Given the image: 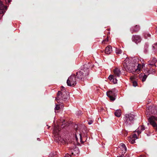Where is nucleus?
<instances>
[{
  "label": "nucleus",
  "instance_id": "f257e3e1",
  "mask_svg": "<svg viewBox=\"0 0 157 157\" xmlns=\"http://www.w3.org/2000/svg\"><path fill=\"white\" fill-rule=\"evenodd\" d=\"M132 60V59H129L126 58L124 63L123 65L124 69L126 71L129 72L133 73L138 70V68L135 67L136 65L135 63H131Z\"/></svg>",
  "mask_w": 157,
  "mask_h": 157
},
{
  "label": "nucleus",
  "instance_id": "f03ea898",
  "mask_svg": "<svg viewBox=\"0 0 157 157\" xmlns=\"http://www.w3.org/2000/svg\"><path fill=\"white\" fill-rule=\"evenodd\" d=\"M114 75H110L109 77V79L114 84L117 83L118 79L121 75V72L120 69L116 68L114 70Z\"/></svg>",
  "mask_w": 157,
  "mask_h": 157
},
{
  "label": "nucleus",
  "instance_id": "7ed1b4c3",
  "mask_svg": "<svg viewBox=\"0 0 157 157\" xmlns=\"http://www.w3.org/2000/svg\"><path fill=\"white\" fill-rule=\"evenodd\" d=\"M88 75V69L87 68L84 67L79 71L76 73L77 78L79 80H82Z\"/></svg>",
  "mask_w": 157,
  "mask_h": 157
},
{
  "label": "nucleus",
  "instance_id": "20e7f679",
  "mask_svg": "<svg viewBox=\"0 0 157 157\" xmlns=\"http://www.w3.org/2000/svg\"><path fill=\"white\" fill-rule=\"evenodd\" d=\"M67 83L68 86H74L76 84L75 77L74 75H72L67 79Z\"/></svg>",
  "mask_w": 157,
  "mask_h": 157
},
{
  "label": "nucleus",
  "instance_id": "39448f33",
  "mask_svg": "<svg viewBox=\"0 0 157 157\" xmlns=\"http://www.w3.org/2000/svg\"><path fill=\"white\" fill-rule=\"evenodd\" d=\"M134 115L130 114H126L125 117H124V120L125 123L127 124H130L132 122L134 119Z\"/></svg>",
  "mask_w": 157,
  "mask_h": 157
},
{
  "label": "nucleus",
  "instance_id": "423d86ee",
  "mask_svg": "<svg viewBox=\"0 0 157 157\" xmlns=\"http://www.w3.org/2000/svg\"><path fill=\"white\" fill-rule=\"evenodd\" d=\"M57 95V97L56 99L57 101L60 99L65 100L69 97V94L67 92L63 94L61 92L58 91Z\"/></svg>",
  "mask_w": 157,
  "mask_h": 157
},
{
  "label": "nucleus",
  "instance_id": "0eeeda50",
  "mask_svg": "<svg viewBox=\"0 0 157 157\" xmlns=\"http://www.w3.org/2000/svg\"><path fill=\"white\" fill-rule=\"evenodd\" d=\"M106 95L111 101H113L115 99V97L116 94L113 91V90L109 91L106 92Z\"/></svg>",
  "mask_w": 157,
  "mask_h": 157
},
{
  "label": "nucleus",
  "instance_id": "6e6552de",
  "mask_svg": "<svg viewBox=\"0 0 157 157\" xmlns=\"http://www.w3.org/2000/svg\"><path fill=\"white\" fill-rule=\"evenodd\" d=\"M132 41L135 43L137 44L140 43L141 40L140 37L139 35H133L132 37Z\"/></svg>",
  "mask_w": 157,
  "mask_h": 157
},
{
  "label": "nucleus",
  "instance_id": "1a4fd4ad",
  "mask_svg": "<svg viewBox=\"0 0 157 157\" xmlns=\"http://www.w3.org/2000/svg\"><path fill=\"white\" fill-rule=\"evenodd\" d=\"M155 119L156 117L154 116H151L148 118V122L153 127H155L156 125Z\"/></svg>",
  "mask_w": 157,
  "mask_h": 157
},
{
  "label": "nucleus",
  "instance_id": "9d476101",
  "mask_svg": "<svg viewBox=\"0 0 157 157\" xmlns=\"http://www.w3.org/2000/svg\"><path fill=\"white\" fill-rule=\"evenodd\" d=\"M7 8L6 6H4L2 2L0 1V13L2 14L6 12Z\"/></svg>",
  "mask_w": 157,
  "mask_h": 157
},
{
  "label": "nucleus",
  "instance_id": "9b49d317",
  "mask_svg": "<svg viewBox=\"0 0 157 157\" xmlns=\"http://www.w3.org/2000/svg\"><path fill=\"white\" fill-rule=\"evenodd\" d=\"M112 52V49L111 46L109 45L107 46L105 50V53L107 54H110Z\"/></svg>",
  "mask_w": 157,
  "mask_h": 157
},
{
  "label": "nucleus",
  "instance_id": "f8f14e48",
  "mask_svg": "<svg viewBox=\"0 0 157 157\" xmlns=\"http://www.w3.org/2000/svg\"><path fill=\"white\" fill-rule=\"evenodd\" d=\"M79 153V150L78 148L75 147L72 151V154L74 155H76Z\"/></svg>",
  "mask_w": 157,
  "mask_h": 157
},
{
  "label": "nucleus",
  "instance_id": "ddd939ff",
  "mask_svg": "<svg viewBox=\"0 0 157 157\" xmlns=\"http://www.w3.org/2000/svg\"><path fill=\"white\" fill-rule=\"evenodd\" d=\"M140 29V27L139 25H136L133 28H132L131 30L132 33L134 32H136L138 31Z\"/></svg>",
  "mask_w": 157,
  "mask_h": 157
},
{
  "label": "nucleus",
  "instance_id": "4468645a",
  "mask_svg": "<svg viewBox=\"0 0 157 157\" xmlns=\"http://www.w3.org/2000/svg\"><path fill=\"white\" fill-rule=\"evenodd\" d=\"M156 59L155 58H153V59H152V61H149V63L148 64V65H155V67L156 66V65H155V63L156 62Z\"/></svg>",
  "mask_w": 157,
  "mask_h": 157
},
{
  "label": "nucleus",
  "instance_id": "2eb2a0df",
  "mask_svg": "<svg viewBox=\"0 0 157 157\" xmlns=\"http://www.w3.org/2000/svg\"><path fill=\"white\" fill-rule=\"evenodd\" d=\"M141 79L142 82H144L145 81L147 77V76L146 75H143V74H140L139 75Z\"/></svg>",
  "mask_w": 157,
  "mask_h": 157
},
{
  "label": "nucleus",
  "instance_id": "dca6fc26",
  "mask_svg": "<svg viewBox=\"0 0 157 157\" xmlns=\"http://www.w3.org/2000/svg\"><path fill=\"white\" fill-rule=\"evenodd\" d=\"M115 115L117 117H120L121 115V111L120 109L116 110L115 112Z\"/></svg>",
  "mask_w": 157,
  "mask_h": 157
},
{
  "label": "nucleus",
  "instance_id": "f3484780",
  "mask_svg": "<svg viewBox=\"0 0 157 157\" xmlns=\"http://www.w3.org/2000/svg\"><path fill=\"white\" fill-rule=\"evenodd\" d=\"M144 130V127L143 126H140L139 127L137 132L138 133H140L142 131H143Z\"/></svg>",
  "mask_w": 157,
  "mask_h": 157
},
{
  "label": "nucleus",
  "instance_id": "a211bd4d",
  "mask_svg": "<svg viewBox=\"0 0 157 157\" xmlns=\"http://www.w3.org/2000/svg\"><path fill=\"white\" fill-rule=\"evenodd\" d=\"M155 70L154 69H150L147 71L146 74H147V75H149L150 74H153L155 73Z\"/></svg>",
  "mask_w": 157,
  "mask_h": 157
},
{
  "label": "nucleus",
  "instance_id": "6ab92c4d",
  "mask_svg": "<svg viewBox=\"0 0 157 157\" xmlns=\"http://www.w3.org/2000/svg\"><path fill=\"white\" fill-rule=\"evenodd\" d=\"M136 140V139L132 137H130L128 138V140L129 142L132 144H134L135 142V141Z\"/></svg>",
  "mask_w": 157,
  "mask_h": 157
},
{
  "label": "nucleus",
  "instance_id": "aec40b11",
  "mask_svg": "<svg viewBox=\"0 0 157 157\" xmlns=\"http://www.w3.org/2000/svg\"><path fill=\"white\" fill-rule=\"evenodd\" d=\"M121 148L122 150H124L125 151H126V149H127L125 145L124 144H121Z\"/></svg>",
  "mask_w": 157,
  "mask_h": 157
},
{
  "label": "nucleus",
  "instance_id": "412c9836",
  "mask_svg": "<svg viewBox=\"0 0 157 157\" xmlns=\"http://www.w3.org/2000/svg\"><path fill=\"white\" fill-rule=\"evenodd\" d=\"M116 52L117 54H120L122 53V51L119 49H117L116 50Z\"/></svg>",
  "mask_w": 157,
  "mask_h": 157
},
{
  "label": "nucleus",
  "instance_id": "4be33fe9",
  "mask_svg": "<svg viewBox=\"0 0 157 157\" xmlns=\"http://www.w3.org/2000/svg\"><path fill=\"white\" fill-rule=\"evenodd\" d=\"M60 108V105H56V106L55 108V112H56V110H59Z\"/></svg>",
  "mask_w": 157,
  "mask_h": 157
},
{
  "label": "nucleus",
  "instance_id": "5701e85b",
  "mask_svg": "<svg viewBox=\"0 0 157 157\" xmlns=\"http://www.w3.org/2000/svg\"><path fill=\"white\" fill-rule=\"evenodd\" d=\"M148 47V45L147 44H145L144 46V51L145 52H146L147 51Z\"/></svg>",
  "mask_w": 157,
  "mask_h": 157
},
{
  "label": "nucleus",
  "instance_id": "b1692460",
  "mask_svg": "<svg viewBox=\"0 0 157 157\" xmlns=\"http://www.w3.org/2000/svg\"><path fill=\"white\" fill-rule=\"evenodd\" d=\"M59 141L63 144L65 143V141L63 139H62L61 137L59 138Z\"/></svg>",
  "mask_w": 157,
  "mask_h": 157
},
{
  "label": "nucleus",
  "instance_id": "393cba45",
  "mask_svg": "<svg viewBox=\"0 0 157 157\" xmlns=\"http://www.w3.org/2000/svg\"><path fill=\"white\" fill-rule=\"evenodd\" d=\"M132 138H134V139H135L136 140V139H138V138L137 137V135L136 134H134L133 135Z\"/></svg>",
  "mask_w": 157,
  "mask_h": 157
},
{
  "label": "nucleus",
  "instance_id": "a878e982",
  "mask_svg": "<svg viewBox=\"0 0 157 157\" xmlns=\"http://www.w3.org/2000/svg\"><path fill=\"white\" fill-rule=\"evenodd\" d=\"M133 85L135 87L136 86H137V82L136 81L133 82Z\"/></svg>",
  "mask_w": 157,
  "mask_h": 157
},
{
  "label": "nucleus",
  "instance_id": "bb28decb",
  "mask_svg": "<svg viewBox=\"0 0 157 157\" xmlns=\"http://www.w3.org/2000/svg\"><path fill=\"white\" fill-rule=\"evenodd\" d=\"M6 3H9L10 2L11 0H5Z\"/></svg>",
  "mask_w": 157,
  "mask_h": 157
},
{
  "label": "nucleus",
  "instance_id": "cd10ccee",
  "mask_svg": "<svg viewBox=\"0 0 157 157\" xmlns=\"http://www.w3.org/2000/svg\"><path fill=\"white\" fill-rule=\"evenodd\" d=\"M64 157H71V156L70 155L67 154V155H66Z\"/></svg>",
  "mask_w": 157,
  "mask_h": 157
},
{
  "label": "nucleus",
  "instance_id": "c85d7f7f",
  "mask_svg": "<svg viewBox=\"0 0 157 157\" xmlns=\"http://www.w3.org/2000/svg\"><path fill=\"white\" fill-rule=\"evenodd\" d=\"M92 122L93 121H90L88 122V124H89L90 125L92 124Z\"/></svg>",
  "mask_w": 157,
  "mask_h": 157
},
{
  "label": "nucleus",
  "instance_id": "c756f323",
  "mask_svg": "<svg viewBox=\"0 0 157 157\" xmlns=\"http://www.w3.org/2000/svg\"><path fill=\"white\" fill-rule=\"evenodd\" d=\"M146 114L147 115H149L150 114V113H149V112L148 111H147L146 113Z\"/></svg>",
  "mask_w": 157,
  "mask_h": 157
},
{
  "label": "nucleus",
  "instance_id": "7c9ffc66",
  "mask_svg": "<svg viewBox=\"0 0 157 157\" xmlns=\"http://www.w3.org/2000/svg\"><path fill=\"white\" fill-rule=\"evenodd\" d=\"M79 136H80V139L81 140L82 137V136H81V134H79Z\"/></svg>",
  "mask_w": 157,
  "mask_h": 157
},
{
  "label": "nucleus",
  "instance_id": "2f4dec72",
  "mask_svg": "<svg viewBox=\"0 0 157 157\" xmlns=\"http://www.w3.org/2000/svg\"><path fill=\"white\" fill-rule=\"evenodd\" d=\"M155 127L156 129L157 130V124H156V125L155 127Z\"/></svg>",
  "mask_w": 157,
  "mask_h": 157
},
{
  "label": "nucleus",
  "instance_id": "473e14b6",
  "mask_svg": "<svg viewBox=\"0 0 157 157\" xmlns=\"http://www.w3.org/2000/svg\"><path fill=\"white\" fill-rule=\"evenodd\" d=\"M105 40H106V41H108V38H107V39H106V40H103V41H105Z\"/></svg>",
  "mask_w": 157,
  "mask_h": 157
},
{
  "label": "nucleus",
  "instance_id": "72a5a7b5",
  "mask_svg": "<svg viewBox=\"0 0 157 157\" xmlns=\"http://www.w3.org/2000/svg\"><path fill=\"white\" fill-rule=\"evenodd\" d=\"M144 64H142V67H144Z\"/></svg>",
  "mask_w": 157,
  "mask_h": 157
},
{
  "label": "nucleus",
  "instance_id": "f704fd0d",
  "mask_svg": "<svg viewBox=\"0 0 157 157\" xmlns=\"http://www.w3.org/2000/svg\"><path fill=\"white\" fill-rule=\"evenodd\" d=\"M155 120H156V121H157V117H156Z\"/></svg>",
  "mask_w": 157,
  "mask_h": 157
},
{
  "label": "nucleus",
  "instance_id": "c9c22d12",
  "mask_svg": "<svg viewBox=\"0 0 157 157\" xmlns=\"http://www.w3.org/2000/svg\"><path fill=\"white\" fill-rule=\"evenodd\" d=\"M117 157H123V156H117Z\"/></svg>",
  "mask_w": 157,
  "mask_h": 157
}]
</instances>
